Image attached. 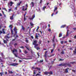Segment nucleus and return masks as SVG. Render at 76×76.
Returning <instances> with one entry per match:
<instances>
[{
  "label": "nucleus",
  "instance_id": "nucleus-1",
  "mask_svg": "<svg viewBox=\"0 0 76 76\" xmlns=\"http://www.w3.org/2000/svg\"><path fill=\"white\" fill-rule=\"evenodd\" d=\"M15 53H17V50L16 49H14L13 50H12V52L13 54H14L15 57H17L18 56H17L16 53H15Z\"/></svg>",
  "mask_w": 76,
  "mask_h": 76
},
{
  "label": "nucleus",
  "instance_id": "nucleus-2",
  "mask_svg": "<svg viewBox=\"0 0 76 76\" xmlns=\"http://www.w3.org/2000/svg\"><path fill=\"white\" fill-rule=\"evenodd\" d=\"M9 27L10 28L12 35H13V34H14V33H13V30L12 29L13 28V26H12V25H10Z\"/></svg>",
  "mask_w": 76,
  "mask_h": 76
},
{
  "label": "nucleus",
  "instance_id": "nucleus-3",
  "mask_svg": "<svg viewBox=\"0 0 76 76\" xmlns=\"http://www.w3.org/2000/svg\"><path fill=\"white\" fill-rule=\"evenodd\" d=\"M18 64L17 63H14L10 64H9V66H18Z\"/></svg>",
  "mask_w": 76,
  "mask_h": 76
},
{
  "label": "nucleus",
  "instance_id": "nucleus-4",
  "mask_svg": "<svg viewBox=\"0 0 76 76\" xmlns=\"http://www.w3.org/2000/svg\"><path fill=\"white\" fill-rule=\"evenodd\" d=\"M32 68L33 69H36V70H38V71H40V70H41V69L40 68H38L37 67H35V66H34L32 67Z\"/></svg>",
  "mask_w": 76,
  "mask_h": 76
},
{
  "label": "nucleus",
  "instance_id": "nucleus-5",
  "mask_svg": "<svg viewBox=\"0 0 76 76\" xmlns=\"http://www.w3.org/2000/svg\"><path fill=\"white\" fill-rule=\"evenodd\" d=\"M14 31H15V34H14V35L13 36V37H15V35H16V34H17V29H16V28H14Z\"/></svg>",
  "mask_w": 76,
  "mask_h": 76
},
{
  "label": "nucleus",
  "instance_id": "nucleus-6",
  "mask_svg": "<svg viewBox=\"0 0 76 76\" xmlns=\"http://www.w3.org/2000/svg\"><path fill=\"white\" fill-rule=\"evenodd\" d=\"M4 38H5V39H6V41H9V40H8V39H9V38H10V37H8V36H5L4 37Z\"/></svg>",
  "mask_w": 76,
  "mask_h": 76
},
{
  "label": "nucleus",
  "instance_id": "nucleus-7",
  "mask_svg": "<svg viewBox=\"0 0 76 76\" xmlns=\"http://www.w3.org/2000/svg\"><path fill=\"white\" fill-rule=\"evenodd\" d=\"M47 53H48V51H46L45 53L44 56L45 58V60L47 58Z\"/></svg>",
  "mask_w": 76,
  "mask_h": 76
},
{
  "label": "nucleus",
  "instance_id": "nucleus-8",
  "mask_svg": "<svg viewBox=\"0 0 76 76\" xmlns=\"http://www.w3.org/2000/svg\"><path fill=\"white\" fill-rule=\"evenodd\" d=\"M66 65V64H59L58 65L59 66H64Z\"/></svg>",
  "mask_w": 76,
  "mask_h": 76
},
{
  "label": "nucleus",
  "instance_id": "nucleus-9",
  "mask_svg": "<svg viewBox=\"0 0 76 76\" xmlns=\"http://www.w3.org/2000/svg\"><path fill=\"white\" fill-rule=\"evenodd\" d=\"M37 43V40H34L33 43V45H35Z\"/></svg>",
  "mask_w": 76,
  "mask_h": 76
},
{
  "label": "nucleus",
  "instance_id": "nucleus-10",
  "mask_svg": "<svg viewBox=\"0 0 76 76\" xmlns=\"http://www.w3.org/2000/svg\"><path fill=\"white\" fill-rule=\"evenodd\" d=\"M68 69H69V68H67L65 69V71L64 72V73H68Z\"/></svg>",
  "mask_w": 76,
  "mask_h": 76
},
{
  "label": "nucleus",
  "instance_id": "nucleus-11",
  "mask_svg": "<svg viewBox=\"0 0 76 76\" xmlns=\"http://www.w3.org/2000/svg\"><path fill=\"white\" fill-rule=\"evenodd\" d=\"M73 54H75V55L76 54V47H75V50L73 51Z\"/></svg>",
  "mask_w": 76,
  "mask_h": 76
},
{
  "label": "nucleus",
  "instance_id": "nucleus-12",
  "mask_svg": "<svg viewBox=\"0 0 76 76\" xmlns=\"http://www.w3.org/2000/svg\"><path fill=\"white\" fill-rule=\"evenodd\" d=\"M30 5L32 6V7H34V2H32L30 4Z\"/></svg>",
  "mask_w": 76,
  "mask_h": 76
},
{
  "label": "nucleus",
  "instance_id": "nucleus-13",
  "mask_svg": "<svg viewBox=\"0 0 76 76\" xmlns=\"http://www.w3.org/2000/svg\"><path fill=\"white\" fill-rule=\"evenodd\" d=\"M24 6H23V9H22V10H23V11H25V10H27V8H26L24 9Z\"/></svg>",
  "mask_w": 76,
  "mask_h": 76
},
{
  "label": "nucleus",
  "instance_id": "nucleus-14",
  "mask_svg": "<svg viewBox=\"0 0 76 76\" xmlns=\"http://www.w3.org/2000/svg\"><path fill=\"white\" fill-rule=\"evenodd\" d=\"M57 10V7H55V9L53 12V13H55V12H56V11Z\"/></svg>",
  "mask_w": 76,
  "mask_h": 76
},
{
  "label": "nucleus",
  "instance_id": "nucleus-15",
  "mask_svg": "<svg viewBox=\"0 0 76 76\" xmlns=\"http://www.w3.org/2000/svg\"><path fill=\"white\" fill-rule=\"evenodd\" d=\"M69 30H67V32L66 33V37H67V36H69Z\"/></svg>",
  "mask_w": 76,
  "mask_h": 76
},
{
  "label": "nucleus",
  "instance_id": "nucleus-16",
  "mask_svg": "<svg viewBox=\"0 0 76 76\" xmlns=\"http://www.w3.org/2000/svg\"><path fill=\"white\" fill-rule=\"evenodd\" d=\"M44 74L46 75H48V74H49V72H47V71H46L45 72Z\"/></svg>",
  "mask_w": 76,
  "mask_h": 76
},
{
  "label": "nucleus",
  "instance_id": "nucleus-17",
  "mask_svg": "<svg viewBox=\"0 0 76 76\" xmlns=\"http://www.w3.org/2000/svg\"><path fill=\"white\" fill-rule=\"evenodd\" d=\"M10 19L11 20H13V15H12L10 17Z\"/></svg>",
  "mask_w": 76,
  "mask_h": 76
},
{
  "label": "nucleus",
  "instance_id": "nucleus-18",
  "mask_svg": "<svg viewBox=\"0 0 76 76\" xmlns=\"http://www.w3.org/2000/svg\"><path fill=\"white\" fill-rule=\"evenodd\" d=\"M10 6H12V4H13L14 3L12 1H11L10 2Z\"/></svg>",
  "mask_w": 76,
  "mask_h": 76
},
{
  "label": "nucleus",
  "instance_id": "nucleus-19",
  "mask_svg": "<svg viewBox=\"0 0 76 76\" xmlns=\"http://www.w3.org/2000/svg\"><path fill=\"white\" fill-rule=\"evenodd\" d=\"M8 72L9 73H11V74H12V73H13V72L12 71H10V70H8Z\"/></svg>",
  "mask_w": 76,
  "mask_h": 76
},
{
  "label": "nucleus",
  "instance_id": "nucleus-20",
  "mask_svg": "<svg viewBox=\"0 0 76 76\" xmlns=\"http://www.w3.org/2000/svg\"><path fill=\"white\" fill-rule=\"evenodd\" d=\"M53 72L50 71V72H49V75H53Z\"/></svg>",
  "mask_w": 76,
  "mask_h": 76
},
{
  "label": "nucleus",
  "instance_id": "nucleus-21",
  "mask_svg": "<svg viewBox=\"0 0 76 76\" xmlns=\"http://www.w3.org/2000/svg\"><path fill=\"white\" fill-rule=\"evenodd\" d=\"M35 45L34 46V48H36V47H37V46H38V44H35V45Z\"/></svg>",
  "mask_w": 76,
  "mask_h": 76
},
{
  "label": "nucleus",
  "instance_id": "nucleus-22",
  "mask_svg": "<svg viewBox=\"0 0 76 76\" xmlns=\"http://www.w3.org/2000/svg\"><path fill=\"white\" fill-rule=\"evenodd\" d=\"M4 42L5 44H7V41L6 40H4Z\"/></svg>",
  "mask_w": 76,
  "mask_h": 76
},
{
  "label": "nucleus",
  "instance_id": "nucleus-23",
  "mask_svg": "<svg viewBox=\"0 0 76 76\" xmlns=\"http://www.w3.org/2000/svg\"><path fill=\"white\" fill-rule=\"evenodd\" d=\"M55 39V36H54V37L53 38L52 41L53 42H54V39Z\"/></svg>",
  "mask_w": 76,
  "mask_h": 76
},
{
  "label": "nucleus",
  "instance_id": "nucleus-24",
  "mask_svg": "<svg viewBox=\"0 0 76 76\" xmlns=\"http://www.w3.org/2000/svg\"><path fill=\"white\" fill-rule=\"evenodd\" d=\"M65 26H66V25H63L61 27V28H64Z\"/></svg>",
  "mask_w": 76,
  "mask_h": 76
},
{
  "label": "nucleus",
  "instance_id": "nucleus-25",
  "mask_svg": "<svg viewBox=\"0 0 76 76\" xmlns=\"http://www.w3.org/2000/svg\"><path fill=\"white\" fill-rule=\"evenodd\" d=\"M30 24L31 25V26H34V24L32 22H30Z\"/></svg>",
  "mask_w": 76,
  "mask_h": 76
},
{
  "label": "nucleus",
  "instance_id": "nucleus-26",
  "mask_svg": "<svg viewBox=\"0 0 76 76\" xmlns=\"http://www.w3.org/2000/svg\"><path fill=\"white\" fill-rule=\"evenodd\" d=\"M22 3V2L20 1V3L17 4V5L18 6H20V3Z\"/></svg>",
  "mask_w": 76,
  "mask_h": 76
},
{
  "label": "nucleus",
  "instance_id": "nucleus-27",
  "mask_svg": "<svg viewBox=\"0 0 76 76\" xmlns=\"http://www.w3.org/2000/svg\"><path fill=\"white\" fill-rule=\"evenodd\" d=\"M61 36H62V34L60 33L59 35V37H61Z\"/></svg>",
  "mask_w": 76,
  "mask_h": 76
},
{
  "label": "nucleus",
  "instance_id": "nucleus-28",
  "mask_svg": "<svg viewBox=\"0 0 76 76\" xmlns=\"http://www.w3.org/2000/svg\"><path fill=\"white\" fill-rule=\"evenodd\" d=\"M37 50H40V48H39V47H37L36 48Z\"/></svg>",
  "mask_w": 76,
  "mask_h": 76
},
{
  "label": "nucleus",
  "instance_id": "nucleus-29",
  "mask_svg": "<svg viewBox=\"0 0 76 76\" xmlns=\"http://www.w3.org/2000/svg\"><path fill=\"white\" fill-rule=\"evenodd\" d=\"M59 61H64V59H59Z\"/></svg>",
  "mask_w": 76,
  "mask_h": 76
},
{
  "label": "nucleus",
  "instance_id": "nucleus-30",
  "mask_svg": "<svg viewBox=\"0 0 76 76\" xmlns=\"http://www.w3.org/2000/svg\"><path fill=\"white\" fill-rule=\"evenodd\" d=\"M61 54H64V51H62V52H61Z\"/></svg>",
  "mask_w": 76,
  "mask_h": 76
},
{
  "label": "nucleus",
  "instance_id": "nucleus-31",
  "mask_svg": "<svg viewBox=\"0 0 76 76\" xmlns=\"http://www.w3.org/2000/svg\"><path fill=\"white\" fill-rule=\"evenodd\" d=\"M4 29H2V31L3 32V34H5V31H4Z\"/></svg>",
  "mask_w": 76,
  "mask_h": 76
},
{
  "label": "nucleus",
  "instance_id": "nucleus-32",
  "mask_svg": "<svg viewBox=\"0 0 76 76\" xmlns=\"http://www.w3.org/2000/svg\"><path fill=\"white\" fill-rule=\"evenodd\" d=\"M24 52L25 54H27V53H28V52H27V51H26V50H25L24 51Z\"/></svg>",
  "mask_w": 76,
  "mask_h": 76
},
{
  "label": "nucleus",
  "instance_id": "nucleus-33",
  "mask_svg": "<svg viewBox=\"0 0 76 76\" xmlns=\"http://www.w3.org/2000/svg\"><path fill=\"white\" fill-rule=\"evenodd\" d=\"M22 29H23V30H25V28H24L23 27V26H22Z\"/></svg>",
  "mask_w": 76,
  "mask_h": 76
},
{
  "label": "nucleus",
  "instance_id": "nucleus-34",
  "mask_svg": "<svg viewBox=\"0 0 76 76\" xmlns=\"http://www.w3.org/2000/svg\"><path fill=\"white\" fill-rule=\"evenodd\" d=\"M18 45V43H15L14 44V45H15V46H16V45Z\"/></svg>",
  "mask_w": 76,
  "mask_h": 76
},
{
  "label": "nucleus",
  "instance_id": "nucleus-35",
  "mask_svg": "<svg viewBox=\"0 0 76 76\" xmlns=\"http://www.w3.org/2000/svg\"><path fill=\"white\" fill-rule=\"evenodd\" d=\"M42 42V41L41 40H40L39 41V44H41V43Z\"/></svg>",
  "mask_w": 76,
  "mask_h": 76
},
{
  "label": "nucleus",
  "instance_id": "nucleus-36",
  "mask_svg": "<svg viewBox=\"0 0 76 76\" xmlns=\"http://www.w3.org/2000/svg\"><path fill=\"white\" fill-rule=\"evenodd\" d=\"M56 44L55 43H54L53 45V48H55V46H56Z\"/></svg>",
  "mask_w": 76,
  "mask_h": 76
},
{
  "label": "nucleus",
  "instance_id": "nucleus-37",
  "mask_svg": "<svg viewBox=\"0 0 76 76\" xmlns=\"http://www.w3.org/2000/svg\"><path fill=\"white\" fill-rule=\"evenodd\" d=\"M63 42H64V41H61V44H63Z\"/></svg>",
  "mask_w": 76,
  "mask_h": 76
},
{
  "label": "nucleus",
  "instance_id": "nucleus-38",
  "mask_svg": "<svg viewBox=\"0 0 76 76\" xmlns=\"http://www.w3.org/2000/svg\"><path fill=\"white\" fill-rule=\"evenodd\" d=\"M0 75H1V76H2L3 75V72H1L0 73Z\"/></svg>",
  "mask_w": 76,
  "mask_h": 76
},
{
  "label": "nucleus",
  "instance_id": "nucleus-39",
  "mask_svg": "<svg viewBox=\"0 0 76 76\" xmlns=\"http://www.w3.org/2000/svg\"><path fill=\"white\" fill-rule=\"evenodd\" d=\"M72 72H74V73H75L76 72V71L74 69H73L72 70Z\"/></svg>",
  "mask_w": 76,
  "mask_h": 76
},
{
  "label": "nucleus",
  "instance_id": "nucleus-40",
  "mask_svg": "<svg viewBox=\"0 0 76 76\" xmlns=\"http://www.w3.org/2000/svg\"><path fill=\"white\" fill-rule=\"evenodd\" d=\"M48 31H49V32H51V29H50V28H49L48 29Z\"/></svg>",
  "mask_w": 76,
  "mask_h": 76
},
{
  "label": "nucleus",
  "instance_id": "nucleus-41",
  "mask_svg": "<svg viewBox=\"0 0 76 76\" xmlns=\"http://www.w3.org/2000/svg\"><path fill=\"white\" fill-rule=\"evenodd\" d=\"M38 75H39V76H41V75L39 74V73H38V74L36 75V76H37Z\"/></svg>",
  "mask_w": 76,
  "mask_h": 76
},
{
  "label": "nucleus",
  "instance_id": "nucleus-42",
  "mask_svg": "<svg viewBox=\"0 0 76 76\" xmlns=\"http://www.w3.org/2000/svg\"><path fill=\"white\" fill-rule=\"evenodd\" d=\"M71 63H72V64H75V62H71Z\"/></svg>",
  "mask_w": 76,
  "mask_h": 76
},
{
  "label": "nucleus",
  "instance_id": "nucleus-43",
  "mask_svg": "<svg viewBox=\"0 0 76 76\" xmlns=\"http://www.w3.org/2000/svg\"><path fill=\"white\" fill-rule=\"evenodd\" d=\"M35 17V15H33L32 18L33 19H34V18Z\"/></svg>",
  "mask_w": 76,
  "mask_h": 76
},
{
  "label": "nucleus",
  "instance_id": "nucleus-44",
  "mask_svg": "<svg viewBox=\"0 0 76 76\" xmlns=\"http://www.w3.org/2000/svg\"><path fill=\"white\" fill-rule=\"evenodd\" d=\"M42 0H40V2H39L40 4H41L42 3Z\"/></svg>",
  "mask_w": 76,
  "mask_h": 76
},
{
  "label": "nucleus",
  "instance_id": "nucleus-45",
  "mask_svg": "<svg viewBox=\"0 0 76 76\" xmlns=\"http://www.w3.org/2000/svg\"><path fill=\"white\" fill-rule=\"evenodd\" d=\"M35 38L36 39H37L38 38V36L37 35L36 36Z\"/></svg>",
  "mask_w": 76,
  "mask_h": 76
},
{
  "label": "nucleus",
  "instance_id": "nucleus-46",
  "mask_svg": "<svg viewBox=\"0 0 76 76\" xmlns=\"http://www.w3.org/2000/svg\"><path fill=\"white\" fill-rule=\"evenodd\" d=\"M53 51H54V50L53 49L51 50V53H53Z\"/></svg>",
  "mask_w": 76,
  "mask_h": 76
},
{
  "label": "nucleus",
  "instance_id": "nucleus-47",
  "mask_svg": "<svg viewBox=\"0 0 76 76\" xmlns=\"http://www.w3.org/2000/svg\"><path fill=\"white\" fill-rule=\"evenodd\" d=\"M68 66H69V67H71V65H70L69 64H68Z\"/></svg>",
  "mask_w": 76,
  "mask_h": 76
},
{
  "label": "nucleus",
  "instance_id": "nucleus-48",
  "mask_svg": "<svg viewBox=\"0 0 76 76\" xmlns=\"http://www.w3.org/2000/svg\"><path fill=\"white\" fill-rule=\"evenodd\" d=\"M54 56V54H53L52 55L50 56L49 57H52V56Z\"/></svg>",
  "mask_w": 76,
  "mask_h": 76
},
{
  "label": "nucleus",
  "instance_id": "nucleus-49",
  "mask_svg": "<svg viewBox=\"0 0 76 76\" xmlns=\"http://www.w3.org/2000/svg\"><path fill=\"white\" fill-rule=\"evenodd\" d=\"M20 47V48H23H23H24V47H23V46Z\"/></svg>",
  "mask_w": 76,
  "mask_h": 76
},
{
  "label": "nucleus",
  "instance_id": "nucleus-50",
  "mask_svg": "<svg viewBox=\"0 0 76 76\" xmlns=\"http://www.w3.org/2000/svg\"><path fill=\"white\" fill-rule=\"evenodd\" d=\"M69 42H72V41L71 40H69Z\"/></svg>",
  "mask_w": 76,
  "mask_h": 76
},
{
  "label": "nucleus",
  "instance_id": "nucleus-51",
  "mask_svg": "<svg viewBox=\"0 0 76 76\" xmlns=\"http://www.w3.org/2000/svg\"><path fill=\"white\" fill-rule=\"evenodd\" d=\"M54 62V61H52L51 62V64H53Z\"/></svg>",
  "mask_w": 76,
  "mask_h": 76
},
{
  "label": "nucleus",
  "instance_id": "nucleus-52",
  "mask_svg": "<svg viewBox=\"0 0 76 76\" xmlns=\"http://www.w3.org/2000/svg\"><path fill=\"white\" fill-rule=\"evenodd\" d=\"M18 36L17 35L16 36V37H15V39H16L17 38H18Z\"/></svg>",
  "mask_w": 76,
  "mask_h": 76
},
{
  "label": "nucleus",
  "instance_id": "nucleus-53",
  "mask_svg": "<svg viewBox=\"0 0 76 76\" xmlns=\"http://www.w3.org/2000/svg\"><path fill=\"white\" fill-rule=\"evenodd\" d=\"M3 33V32L1 31H0V34H1Z\"/></svg>",
  "mask_w": 76,
  "mask_h": 76
},
{
  "label": "nucleus",
  "instance_id": "nucleus-54",
  "mask_svg": "<svg viewBox=\"0 0 76 76\" xmlns=\"http://www.w3.org/2000/svg\"><path fill=\"white\" fill-rule=\"evenodd\" d=\"M8 10L10 12L12 10V9H9Z\"/></svg>",
  "mask_w": 76,
  "mask_h": 76
},
{
  "label": "nucleus",
  "instance_id": "nucleus-55",
  "mask_svg": "<svg viewBox=\"0 0 76 76\" xmlns=\"http://www.w3.org/2000/svg\"><path fill=\"white\" fill-rule=\"evenodd\" d=\"M3 15L4 16V18H6V15L5 14H4Z\"/></svg>",
  "mask_w": 76,
  "mask_h": 76
},
{
  "label": "nucleus",
  "instance_id": "nucleus-56",
  "mask_svg": "<svg viewBox=\"0 0 76 76\" xmlns=\"http://www.w3.org/2000/svg\"><path fill=\"white\" fill-rule=\"evenodd\" d=\"M73 29L74 30H76V28H73Z\"/></svg>",
  "mask_w": 76,
  "mask_h": 76
},
{
  "label": "nucleus",
  "instance_id": "nucleus-57",
  "mask_svg": "<svg viewBox=\"0 0 76 76\" xmlns=\"http://www.w3.org/2000/svg\"><path fill=\"white\" fill-rule=\"evenodd\" d=\"M26 42H28V40H26Z\"/></svg>",
  "mask_w": 76,
  "mask_h": 76
},
{
  "label": "nucleus",
  "instance_id": "nucleus-58",
  "mask_svg": "<svg viewBox=\"0 0 76 76\" xmlns=\"http://www.w3.org/2000/svg\"><path fill=\"white\" fill-rule=\"evenodd\" d=\"M39 26H38L37 27V30H38V29H39Z\"/></svg>",
  "mask_w": 76,
  "mask_h": 76
},
{
  "label": "nucleus",
  "instance_id": "nucleus-59",
  "mask_svg": "<svg viewBox=\"0 0 76 76\" xmlns=\"http://www.w3.org/2000/svg\"><path fill=\"white\" fill-rule=\"evenodd\" d=\"M29 19H30V20H32V19H33V18H30Z\"/></svg>",
  "mask_w": 76,
  "mask_h": 76
},
{
  "label": "nucleus",
  "instance_id": "nucleus-60",
  "mask_svg": "<svg viewBox=\"0 0 76 76\" xmlns=\"http://www.w3.org/2000/svg\"><path fill=\"white\" fill-rule=\"evenodd\" d=\"M1 55L3 57V53H1Z\"/></svg>",
  "mask_w": 76,
  "mask_h": 76
},
{
  "label": "nucleus",
  "instance_id": "nucleus-61",
  "mask_svg": "<svg viewBox=\"0 0 76 76\" xmlns=\"http://www.w3.org/2000/svg\"><path fill=\"white\" fill-rule=\"evenodd\" d=\"M37 55H38V56H39V53H37Z\"/></svg>",
  "mask_w": 76,
  "mask_h": 76
},
{
  "label": "nucleus",
  "instance_id": "nucleus-62",
  "mask_svg": "<svg viewBox=\"0 0 76 76\" xmlns=\"http://www.w3.org/2000/svg\"><path fill=\"white\" fill-rule=\"evenodd\" d=\"M1 26H2V25H1V26H0V29H1Z\"/></svg>",
  "mask_w": 76,
  "mask_h": 76
},
{
  "label": "nucleus",
  "instance_id": "nucleus-63",
  "mask_svg": "<svg viewBox=\"0 0 76 76\" xmlns=\"http://www.w3.org/2000/svg\"><path fill=\"white\" fill-rule=\"evenodd\" d=\"M19 51H20V53H21V50L20 49H19Z\"/></svg>",
  "mask_w": 76,
  "mask_h": 76
},
{
  "label": "nucleus",
  "instance_id": "nucleus-64",
  "mask_svg": "<svg viewBox=\"0 0 76 76\" xmlns=\"http://www.w3.org/2000/svg\"><path fill=\"white\" fill-rule=\"evenodd\" d=\"M74 38L76 39V36H74Z\"/></svg>",
  "mask_w": 76,
  "mask_h": 76
}]
</instances>
